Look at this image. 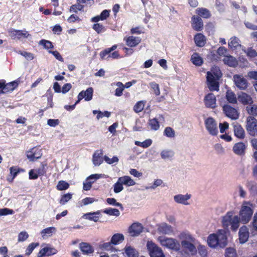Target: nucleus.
Listing matches in <instances>:
<instances>
[{"label":"nucleus","instance_id":"obj_23","mask_svg":"<svg viewBox=\"0 0 257 257\" xmlns=\"http://www.w3.org/2000/svg\"><path fill=\"white\" fill-rule=\"evenodd\" d=\"M143 230L141 224L134 223L129 228V232L131 236H135L140 234Z\"/></svg>","mask_w":257,"mask_h":257},{"label":"nucleus","instance_id":"obj_22","mask_svg":"<svg viewBox=\"0 0 257 257\" xmlns=\"http://www.w3.org/2000/svg\"><path fill=\"white\" fill-rule=\"evenodd\" d=\"M195 45L198 47H203L206 43V38L202 33H197L194 36Z\"/></svg>","mask_w":257,"mask_h":257},{"label":"nucleus","instance_id":"obj_12","mask_svg":"<svg viewBox=\"0 0 257 257\" xmlns=\"http://www.w3.org/2000/svg\"><path fill=\"white\" fill-rule=\"evenodd\" d=\"M191 25L192 28L195 31H201L204 28V24L201 18L194 15L191 17Z\"/></svg>","mask_w":257,"mask_h":257},{"label":"nucleus","instance_id":"obj_16","mask_svg":"<svg viewBox=\"0 0 257 257\" xmlns=\"http://www.w3.org/2000/svg\"><path fill=\"white\" fill-rule=\"evenodd\" d=\"M216 97L212 93H209L204 97V102L207 108H215L216 106Z\"/></svg>","mask_w":257,"mask_h":257},{"label":"nucleus","instance_id":"obj_25","mask_svg":"<svg viewBox=\"0 0 257 257\" xmlns=\"http://www.w3.org/2000/svg\"><path fill=\"white\" fill-rule=\"evenodd\" d=\"M195 13L200 18L207 19L211 17V12L209 10L204 8H198L195 10Z\"/></svg>","mask_w":257,"mask_h":257},{"label":"nucleus","instance_id":"obj_21","mask_svg":"<svg viewBox=\"0 0 257 257\" xmlns=\"http://www.w3.org/2000/svg\"><path fill=\"white\" fill-rule=\"evenodd\" d=\"M103 152L102 150L96 151L92 156L93 164L95 166H98L102 163L104 157H102Z\"/></svg>","mask_w":257,"mask_h":257},{"label":"nucleus","instance_id":"obj_60","mask_svg":"<svg viewBox=\"0 0 257 257\" xmlns=\"http://www.w3.org/2000/svg\"><path fill=\"white\" fill-rule=\"evenodd\" d=\"M225 257H237L236 250L233 248H227L225 251Z\"/></svg>","mask_w":257,"mask_h":257},{"label":"nucleus","instance_id":"obj_57","mask_svg":"<svg viewBox=\"0 0 257 257\" xmlns=\"http://www.w3.org/2000/svg\"><path fill=\"white\" fill-rule=\"evenodd\" d=\"M144 106L145 103L143 101H138L134 105V110L137 113L140 112L144 109Z\"/></svg>","mask_w":257,"mask_h":257},{"label":"nucleus","instance_id":"obj_15","mask_svg":"<svg viewBox=\"0 0 257 257\" xmlns=\"http://www.w3.org/2000/svg\"><path fill=\"white\" fill-rule=\"evenodd\" d=\"M10 36L13 39H20L22 38H27L30 35L28 32L25 30H18L11 29L8 31Z\"/></svg>","mask_w":257,"mask_h":257},{"label":"nucleus","instance_id":"obj_56","mask_svg":"<svg viewBox=\"0 0 257 257\" xmlns=\"http://www.w3.org/2000/svg\"><path fill=\"white\" fill-rule=\"evenodd\" d=\"M39 245V243L38 242H33L30 243L26 250V254L27 255H30L34 249Z\"/></svg>","mask_w":257,"mask_h":257},{"label":"nucleus","instance_id":"obj_62","mask_svg":"<svg viewBox=\"0 0 257 257\" xmlns=\"http://www.w3.org/2000/svg\"><path fill=\"white\" fill-rule=\"evenodd\" d=\"M150 85L156 96H158L160 94V90L158 84L155 82H153L150 83Z\"/></svg>","mask_w":257,"mask_h":257},{"label":"nucleus","instance_id":"obj_32","mask_svg":"<svg viewBox=\"0 0 257 257\" xmlns=\"http://www.w3.org/2000/svg\"><path fill=\"white\" fill-rule=\"evenodd\" d=\"M80 248L84 254H90L94 252L93 247L87 242H81L80 243Z\"/></svg>","mask_w":257,"mask_h":257},{"label":"nucleus","instance_id":"obj_53","mask_svg":"<svg viewBox=\"0 0 257 257\" xmlns=\"http://www.w3.org/2000/svg\"><path fill=\"white\" fill-rule=\"evenodd\" d=\"M239 45L238 39L235 37H232L230 38L228 42V46L231 49H236Z\"/></svg>","mask_w":257,"mask_h":257},{"label":"nucleus","instance_id":"obj_1","mask_svg":"<svg viewBox=\"0 0 257 257\" xmlns=\"http://www.w3.org/2000/svg\"><path fill=\"white\" fill-rule=\"evenodd\" d=\"M222 76L220 68L217 66L211 67L210 71L206 74V81L210 91H218L219 84L218 81Z\"/></svg>","mask_w":257,"mask_h":257},{"label":"nucleus","instance_id":"obj_6","mask_svg":"<svg viewBox=\"0 0 257 257\" xmlns=\"http://www.w3.org/2000/svg\"><path fill=\"white\" fill-rule=\"evenodd\" d=\"M147 247L150 257H165L162 248L152 241H148Z\"/></svg>","mask_w":257,"mask_h":257},{"label":"nucleus","instance_id":"obj_42","mask_svg":"<svg viewBox=\"0 0 257 257\" xmlns=\"http://www.w3.org/2000/svg\"><path fill=\"white\" fill-rule=\"evenodd\" d=\"M247 113L251 115V116H257V105L252 103L246 106V108Z\"/></svg>","mask_w":257,"mask_h":257},{"label":"nucleus","instance_id":"obj_20","mask_svg":"<svg viewBox=\"0 0 257 257\" xmlns=\"http://www.w3.org/2000/svg\"><path fill=\"white\" fill-rule=\"evenodd\" d=\"M194 241H181V243L182 247L186 251L191 253L192 254H194L196 253L197 250L194 244Z\"/></svg>","mask_w":257,"mask_h":257},{"label":"nucleus","instance_id":"obj_39","mask_svg":"<svg viewBox=\"0 0 257 257\" xmlns=\"http://www.w3.org/2000/svg\"><path fill=\"white\" fill-rule=\"evenodd\" d=\"M159 229L160 232L165 234H170L173 231L172 227L167 224H163L159 228Z\"/></svg>","mask_w":257,"mask_h":257},{"label":"nucleus","instance_id":"obj_17","mask_svg":"<svg viewBox=\"0 0 257 257\" xmlns=\"http://www.w3.org/2000/svg\"><path fill=\"white\" fill-rule=\"evenodd\" d=\"M77 4L72 5L70 9V12H73L76 14L78 13V11H83L84 6L83 5H81L80 4H84L87 1H89V4L90 6L94 4V0H77Z\"/></svg>","mask_w":257,"mask_h":257},{"label":"nucleus","instance_id":"obj_14","mask_svg":"<svg viewBox=\"0 0 257 257\" xmlns=\"http://www.w3.org/2000/svg\"><path fill=\"white\" fill-rule=\"evenodd\" d=\"M93 93V89L92 87H88L86 91H81L78 95V100L76 103H78L80 100L84 98L86 101H90L92 99Z\"/></svg>","mask_w":257,"mask_h":257},{"label":"nucleus","instance_id":"obj_9","mask_svg":"<svg viewBox=\"0 0 257 257\" xmlns=\"http://www.w3.org/2000/svg\"><path fill=\"white\" fill-rule=\"evenodd\" d=\"M246 128L250 135L257 136V119L254 117L248 116L246 120Z\"/></svg>","mask_w":257,"mask_h":257},{"label":"nucleus","instance_id":"obj_50","mask_svg":"<svg viewBox=\"0 0 257 257\" xmlns=\"http://www.w3.org/2000/svg\"><path fill=\"white\" fill-rule=\"evenodd\" d=\"M69 187V184L65 181H59L56 188L58 190L62 191L67 189Z\"/></svg>","mask_w":257,"mask_h":257},{"label":"nucleus","instance_id":"obj_43","mask_svg":"<svg viewBox=\"0 0 257 257\" xmlns=\"http://www.w3.org/2000/svg\"><path fill=\"white\" fill-rule=\"evenodd\" d=\"M100 214L99 211L94 212H90L85 214L86 218L94 222H97L99 220V216L96 215Z\"/></svg>","mask_w":257,"mask_h":257},{"label":"nucleus","instance_id":"obj_51","mask_svg":"<svg viewBox=\"0 0 257 257\" xmlns=\"http://www.w3.org/2000/svg\"><path fill=\"white\" fill-rule=\"evenodd\" d=\"M92 28L98 34L103 33L106 30L105 27L103 25L97 23L93 24Z\"/></svg>","mask_w":257,"mask_h":257},{"label":"nucleus","instance_id":"obj_10","mask_svg":"<svg viewBox=\"0 0 257 257\" xmlns=\"http://www.w3.org/2000/svg\"><path fill=\"white\" fill-rule=\"evenodd\" d=\"M26 156L30 161L34 162L41 158L42 156V149L35 147L26 152Z\"/></svg>","mask_w":257,"mask_h":257},{"label":"nucleus","instance_id":"obj_30","mask_svg":"<svg viewBox=\"0 0 257 257\" xmlns=\"http://www.w3.org/2000/svg\"><path fill=\"white\" fill-rule=\"evenodd\" d=\"M223 62L224 64L231 67H235L238 65L237 60L231 55L225 56L223 59Z\"/></svg>","mask_w":257,"mask_h":257},{"label":"nucleus","instance_id":"obj_8","mask_svg":"<svg viewBox=\"0 0 257 257\" xmlns=\"http://www.w3.org/2000/svg\"><path fill=\"white\" fill-rule=\"evenodd\" d=\"M206 129L212 136H217L218 133L217 122L212 117H207L204 121Z\"/></svg>","mask_w":257,"mask_h":257},{"label":"nucleus","instance_id":"obj_58","mask_svg":"<svg viewBox=\"0 0 257 257\" xmlns=\"http://www.w3.org/2000/svg\"><path fill=\"white\" fill-rule=\"evenodd\" d=\"M116 85L118 87L115 90V95L116 96H120L122 94V92L124 90L123 84L121 82L116 83Z\"/></svg>","mask_w":257,"mask_h":257},{"label":"nucleus","instance_id":"obj_34","mask_svg":"<svg viewBox=\"0 0 257 257\" xmlns=\"http://www.w3.org/2000/svg\"><path fill=\"white\" fill-rule=\"evenodd\" d=\"M191 61L194 65L198 66L202 65L203 63V59L197 53H194L192 55L191 57Z\"/></svg>","mask_w":257,"mask_h":257},{"label":"nucleus","instance_id":"obj_48","mask_svg":"<svg viewBox=\"0 0 257 257\" xmlns=\"http://www.w3.org/2000/svg\"><path fill=\"white\" fill-rule=\"evenodd\" d=\"M135 144L138 146L142 147L143 148H147L152 145V141L151 139H147L142 142L140 141H136Z\"/></svg>","mask_w":257,"mask_h":257},{"label":"nucleus","instance_id":"obj_38","mask_svg":"<svg viewBox=\"0 0 257 257\" xmlns=\"http://www.w3.org/2000/svg\"><path fill=\"white\" fill-rule=\"evenodd\" d=\"M226 99L230 103H237V99L235 94L231 90H227L226 93Z\"/></svg>","mask_w":257,"mask_h":257},{"label":"nucleus","instance_id":"obj_3","mask_svg":"<svg viewBox=\"0 0 257 257\" xmlns=\"http://www.w3.org/2000/svg\"><path fill=\"white\" fill-rule=\"evenodd\" d=\"M222 223L225 229H228V227L231 226V230L236 231L239 227V218L237 215L233 217V212L231 211L228 212L223 217Z\"/></svg>","mask_w":257,"mask_h":257},{"label":"nucleus","instance_id":"obj_18","mask_svg":"<svg viewBox=\"0 0 257 257\" xmlns=\"http://www.w3.org/2000/svg\"><path fill=\"white\" fill-rule=\"evenodd\" d=\"M123 41L125 42L126 45L131 48L136 47L141 42V39L139 37H134L130 36L125 37Z\"/></svg>","mask_w":257,"mask_h":257},{"label":"nucleus","instance_id":"obj_46","mask_svg":"<svg viewBox=\"0 0 257 257\" xmlns=\"http://www.w3.org/2000/svg\"><path fill=\"white\" fill-rule=\"evenodd\" d=\"M39 44L44 47L45 49L49 50L54 48V45L50 41L42 39L40 41Z\"/></svg>","mask_w":257,"mask_h":257},{"label":"nucleus","instance_id":"obj_11","mask_svg":"<svg viewBox=\"0 0 257 257\" xmlns=\"http://www.w3.org/2000/svg\"><path fill=\"white\" fill-rule=\"evenodd\" d=\"M233 80L236 86L240 90L246 89L248 85L247 80L241 75L235 74Z\"/></svg>","mask_w":257,"mask_h":257},{"label":"nucleus","instance_id":"obj_28","mask_svg":"<svg viewBox=\"0 0 257 257\" xmlns=\"http://www.w3.org/2000/svg\"><path fill=\"white\" fill-rule=\"evenodd\" d=\"M20 78H19L17 79H16L15 81H13L12 82L5 83V91H3V92L5 93H7L9 92H11L13 91L15 89H16L19 85V84L20 83Z\"/></svg>","mask_w":257,"mask_h":257},{"label":"nucleus","instance_id":"obj_54","mask_svg":"<svg viewBox=\"0 0 257 257\" xmlns=\"http://www.w3.org/2000/svg\"><path fill=\"white\" fill-rule=\"evenodd\" d=\"M106 202L110 205L119 207L121 210H123L122 205L120 203L117 202L115 198H108L106 199Z\"/></svg>","mask_w":257,"mask_h":257},{"label":"nucleus","instance_id":"obj_47","mask_svg":"<svg viewBox=\"0 0 257 257\" xmlns=\"http://www.w3.org/2000/svg\"><path fill=\"white\" fill-rule=\"evenodd\" d=\"M103 212L110 216H118L120 215L119 211L116 208H106L104 210Z\"/></svg>","mask_w":257,"mask_h":257},{"label":"nucleus","instance_id":"obj_59","mask_svg":"<svg viewBox=\"0 0 257 257\" xmlns=\"http://www.w3.org/2000/svg\"><path fill=\"white\" fill-rule=\"evenodd\" d=\"M164 135L168 138H174L175 136V131L171 127H166L164 131Z\"/></svg>","mask_w":257,"mask_h":257},{"label":"nucleus","instance_id":"obj_2","mask_svg":"<svg viewBox=\"0 0 257 257\" xmlns=\"http://www.w3.org/2000/svg\"><path fill=\"white\" fill-rule=\"evenodd\" d=\"M208 245L212 248L219 246L221 248L225 247L227 244L226 231L224 230H219L216 233L210 234L207 238Z\"/></svg>","mask_w":257,"mask_h":257},{"label":"nucleus","instance_id":"obj_37","mask_svg":"<svg viewBox=\"0 0 257 257\" xmlns=\"http://www.w3.org/2000/svg\"><path fill=\"white\" fill-rule=\"evenodd\" d=\"M179 238L181 241H194V238L190 234L188 231H183L179 235Z\"/></svg>","mask_w":257,"mask_h":257},{"label":"nucleus","instance_id":"obj_64","mask_svg":"<svg viewBox=\"0 0 257 257\" xmlns=\"http://www.w3.org/2000/svg\"><path fill=\"white\" fill-rule=\"evenodd\" d=\"M198 253L201 257H207V250L205 246L199 245L198 247Z\"/></svg>","mask_w":257,"mask_h":257},{"label":"nucleus","instance_id":"obj_29","mask_svg":"<svg viewBox=\"0 0 257 257\" xmlns=\"http://www.w3.org/2000/svg\"><path fill=\"white\" fill-rule=\"evenodd\" d=\"M110 10H104L101 12L100 15L95 16L91 18V22H98L99 21L105 20L110 15Z\"/></svg>","mask_w":257,"mask_h":257},{"label":"nucleus","instance_id":"obj_26","mask_svg":"<svg viewBox=\"0 0 257 257\" xmlns=\"http://www.w3.org/2000/svg\"><path fill=\"white\" fill-rule=\"evenodd\" d=\"M238 100L243 105H250L253 103V100L251 97L245 92H242L238 95Z\"/></svg>","mask_w":257,"mask_h":257},{"label":"nucleus","instance_id":"obj_5","mask_svg":"<svg viewBox=\"0 0 257 257\" xmlns=\"http://www.w3.org/2000/svg\"><path fill=\"white\" fill-rule=\"evenodd\" d=\"M116 45H113L111 47L106 48L101 51L99 56L101 59L109 60V58L113 59H117L119 57V54L118 51H113L117 48Z\"/></svg>","mask_w":257,"mask_h":257},{"label":"nucleus","instance_id":"obj_40","mask_svg":"<svg viewBox=\"0 0 257 257\" xmlns=\"http://www.w3.org/2000/svg\"><path fill=\"white\" fill-rule=\"evenodd\" d=\"M149 125L150 126L152 130L157 131L160 128V124L158 120L156 118L150 119L148 122Z\"/></svg>","mask_w":257,"mask_h":257},{"label":"nucleus","instance_id":"obj_63","mask_svg":"<svg viewBox=\"0 0 257 257\" xmlns=\"http://www.w3.org/2000/svg\"><path fill=\"white\" fill-rule=\"evenodd\" d=\"M122 185H123L122 183L121 182H120L119 181H118V180L117 182L115 183L113 185L114 192L115 193H118L121 192L123 189Z\"/></svg>","mask_w":257,"mask_h":257},{"label":"nucleus","instance_id":"obj_24","mask_svg":"<svg viewBox=\"0 0 257 257\" xmlns=\"http://www.w3.org/2000/svg\"><path fill=\"white\" fill-rule=\"evenodd\" d=\"M57 253V250L54 248L44 247L41 249L38 253V257H44L50 256Z\"/></svg>","mask_w":257,"mask_h":257},{"label":"nucleus","instance_id":"obj_61","mask_svg":"<svg viewBox=\"0 0 257 257\" xmlns=\"http://www.w3.org/2000/svg\"><path fill=\"white\" fill-rule=\"evenodd\" d=\"M246 187L249 191L252 193H254L257 191V184L253 182H247Z\"/></svg>","mask_w":257,"mask_h":257},{"label":"nucleus","instance_id":"obj_49","mask_svg":"<svg viewBox=\"0 0 257 257\" xmlns=\"http://www.w3.org/2000/svg\"><path fill=\"white\" fill-rule=\"evenodd\" d=\"M93 113L94 114H97L96 116L97 119H99L104 116L109 117L110 116V112L108 111H104L102 112L99 110H93Z\"/></svg>","mask_w":257,"mask_h":257},{"label":"nucleus","instance_id":"obj_55","mask_svg":"<svg viewBox=\"0 0 257 257\" xmlns=\"http://www.w3.org/2000/svg\"><path fill=\"white\" fill-rule=\"evenodd\" d=\"M72 195L70 193H66L62 195L59 201L61 205H64L66 203L69 201L72 198Z\"/></svg>","mask_w":257,"mask_h":257},{"label":"nucleus","instance_id":"obj_35","mask_svg":"<svg viewBox=\"0 0 257 257\" xmlns=\"http://www.w3.org/2000/svg\"><path fill=\"white\" fill-rule=\"evenodd\" d=\"M124 239V235L121 233H115L112 235L111 238V243L112 244H118Z\"/></svg>","mask_w":257,"mask_h":257},{"label":"nucleus","instance_id":"obj_4","mask_svg":"<svg viewBox=\"0 0 257 257\" xmlns=\"http://www.w3.org/2000/svg\"><path fill=\"white\" fill-rule=\"evenodd\" d=\"M251 207L252 204L250 202H243L239 211V221L240 220L242 223L246 224L250 220L253 212Z\"/></svg>","mask_w":257,"mask_h":257},{"label":"nucleus","instance_id":"obj_44","mask_svg":"<svg viewBox=\"0 0 257 257\" xmlns=\"http://www.w3.org/2000/svg\"><path fill=\"white\" fill-rule=\"evenodd\" d=\"M56 231V228L52 226L43 229L41 232L42 236L44 238L45 236H51L53 233Z\"/></svg>","mask_w":257,"mask_h":257},{"label":"nucleus","instance_id":"obj_36","mask_svg":"<svg viewBox=\"0 0 257 257\" xmlns=\"http://www.w3.org/2000/svg\"><path fill=\"white\" fill-rule=\"evenodd\" d=\"M118 181L121 182L123 185L127 186H132L135 185L136 182L128 176H124L118 178Z\"/></svg>","mask_w":257,"mask_h":257},{"label":"nucleus","instance_id":"obj_7","mask_svg":"<svg viewBox=\"0 0 257 257\" xmlns=\"http://www.w3.org/2000/svg\"><path fill=\"white\" fill-rule=\"evenodd\" d=\"M158 240L162 246L168 248L172 249H178L179 248V244L175 239L168 238L165 236H159Z\"/></svg>","mask_w":257,"mask_h":257},{"label":"nucleus","instance_id":"obj_45","mask_svg":"<svg viewBox=\"0 0 257 257\" xmlns=\"http://www.w3.org/2000/svg\"><path fill=\"white\" fill-rule=\"evenodd\" d=\"M125 253L128 257H138V252L135 249L132 247L131 246H128L125 247Z\"/></svg>","mask_w":257,"mask_h":257},{"label":"nucleus","instance_id":"obj_13","mask_svg":"<svg viewBox=\"0 0 257 257\" xmlns=\"http://www.w3.org/2000/svg\"><path fill=\"white\" fill-rule=\"evenodd\" d=\"M223 111L225 114L231 119L235 120L238 118L239 114L237 110L228 104H225L223 106Z\"/></svg>","mask_w":257,"mask_h":257},{"label":"nucleus","instance_id":"obj_33","mask_svg":"<svg viewBox=\"0 0 257 257\" xmlns=\"http://www.w3.org/2000/svg\"><path fill=\"white\" fill-rule=\"evenodd\" d=\"M234 133L235 137L240 139H244L245 137L244 131L240 125L234 126Z\"/></svg>","mask_w":257,"mask_h":257},{"label":"nucleus","instance_id":"obj_31","mask_svg":"<svg viewBox=\"0 0 257 257\" xmlns=\"http://www.w3.org/2000/svg\"><path fill=\"white\" fill-rule=\"evenodd\" d=\"M191 197V195L190 194H179L174 196V199L175 202L178 203L183 204L184 205H188L189 203L187 202V201Z\"/></svg>","mask_w":257,"mask_h":257},{"label":"nucleus","instance_id":"obj_52","mask_svg":"<svg viewBox=\"0 0 257 257\" xmlns=\"http://www.w3.org/2000/svg\"><path fill=\"white\" fill-rule=\"evenodd\" d=\"M47 165V164L46 162H42L41 164V167L36 170L37 173L39 174V176H43L46 173L47 171L45 168Z\"/></svg>","mask_w":257,"mask_h":257},{"label":"nucleus","instance_id":"obj_19","mask_svg":"<svg viewBox=\"0 0 257 257\" xmlns=\"http://www.w3.org/2000/svg\"><path fill=\"white\" fill-rule=\"evenodd\" d=\"M246 145L243 142H238L234 144L232 150L234 154L239 156H243L245 154Z\"/></svg>","mask_w":257,"mask_h":257},{"label":"nucleus","instance_id":"obj_41","mask_svg":"<svg viewBox=\"0 0 257 257\" xmlns=\"http://www.w3.org/2000/svg\"><path fill=\"white\" fill-rule=\"evenodd\" d=\"M10 170L11 177H8L7 181L12 183L15 177L17 176L18 174L20 172V169L15 167H12L10 168Z\"/></svg>","mask_w":257,"mask_h":257},{"label":"nucleus","instance_id":"obj_27","mask_svg":"<svg viewBox=\"0 0 257 257\" xmlns=\"http://www.w3.org/2000/svg\"><path fill=\"white\" fill-rule=\"evenodd\" d=\"M249 233L248 229L245 226L240 227L239 230V239L240 242L243 243L245 242L248 238Z\"/></svg>","mask_w":257,"mask_h":257}]
</instances>
